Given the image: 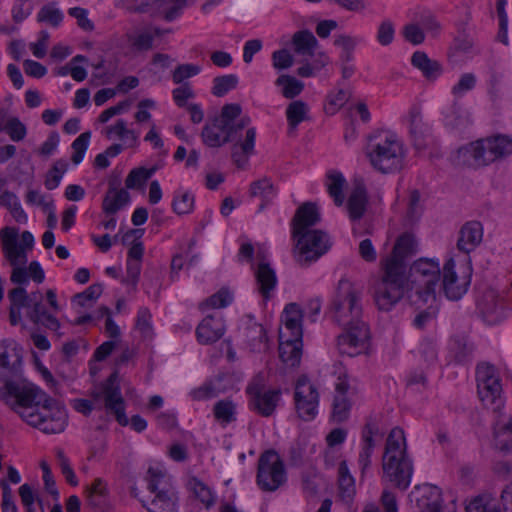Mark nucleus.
<instances>
[{"label":"nucleus","mask_w":512,"mask_h":512,"mask_svg":"<svg viewBox=\"0 0 512 512\" xmlns=\"http://www.w3.org/2000/svg\"><path fill=\"white\" fill-rule=\"evenodd\" d=\"M0 399L28 425L43 433H61L66 427L67 413L63 406L34 385L7 381L0 388Z\"/></svg>","instance_id":"1"},{"label":"nucleus","mask_w":512,"mask_h":512,"mask_svg":"<svg viewBox=\"0 0 512 512\" xmlns=\"http://www.w3.org/2000/svg\"><path fill=\"white\" fill-rule=\"evenodd\" d=\"M384 475L398 489L406 490L413 474V465L406 453L404 432L393 428L389 433L382 459Z\"/></svg>","instance_id":"2"},{"label":"nucleus","mask_w":512,"mask_h":512,"mask_svg":"<svg viewBox=\"0 0 512 512\" xmlns=\"http://www.w3.org/2000/svg\"><path fill=\"white\" fill-rule=\"evenodd\" d=\"M242 108L237 103L225 104L220 115L207 123L202 130L203 142L209 147H221L240 139L241 131L250 124L248 116L240 117Z\"/></svg>","instance_id":"3"},{"label":"nucleus","mask_w":512,"mask_h":512,"mask_svg":"<svg viewBox=\"0 0 512 512\" xmlns=\"http://www.w3.org/2000/svg\"><path fill=\"white\" fill-rule=\"evenodd\" d=\"M366 155L371 166L382 174L399 171L403 167L405 150L393 134L381 132L369 136Z\"/></svg>","instance_id":"4"},{"label":"nucleus","mask_w":512,"mask_h":512,"mask_svg":"<svg viewBox=\"0 0 512 512\" xmlns=\"http://www.w3.org/2000/svg\"><path fill=\"white\" fill-rule=\"evenodd\" d=\"M362 288L349 279L339 280L329 307V315L339 326L365 322L363 320Z\"/></svg>","instance_id":"5"},{"label":"nucleus","mask_w":512,"mask_h":512,"mask_svg":"<svg viewBox=\"0 0 512 512\" xmlns=\"http://www.w3.org/2000/svg\"><path fill=\"white\" fill-rule=\"evenodd\" d=\"M512 140L507 135L496 134L473 141L458 149V158L474 168L485 167L509 155Z\"/></svg>","instance_id":"6"},{"label":"nucleus","mask_w":512,"mask_h":512,"mask_svg":"<svg viewBox=\"0 0 512 512\" xmlns=\"http://www.w3.org/2000/svg\"><path fill=\"white\" fill-rule=\"evenodd\" d=\"M384 273L375 286L374 299L381 311H390L408 289V278L401 265L383 266Z\"/></svg>","instance_id":"7"},{"label":"nucleus","mask_w":512,"mask_h":512,"mask_svg":"<svg viewBox=\"0 0 512 512\" xmlns=\"http://www.w3.org/2000/svg\"><path fill=\"white\" fill-rule=\"evenodd\" d=\"M439 264L430 259H419L410 268V277L415 295L424 304L434 302L436 299V287L440 279Z\"/></svg>","instance_id":"8"},{"label":"nucleus","mask_w":512,"mask_h":512,"mask_svg":"<svg viewBox=\"0 0 512 512\" xmlns=\"http://www.w3.org/2000/svg\"><path fill=\"white\" fill-rule=\"evenodd\" d=\"M287 480L283 460L274 450L263 452L258 458L256 482L265 492H274Z\"/></svg>","instance_id":"9"},{"label":"nucleus","mask_w":512,"mask_h":512,"mask_svg":"<svg viewBox=\"0 0 512 512\" xmlns=\"http://www.w3.org/2000/svg\"><path fill=\"white\" fill-rule=\"evenodd\" d=\"M95 401H101L106 410L114 414L116 421L121 426H126L129 419L125 414V402L121 394V388L118 380V373L113 372L107 380L92 392Z\"/></svg>","instance_id":"10"},{"label":"nucleus","mask_w":512,"mask_h":512,"mask_svg":"<svg viewBox=\"0 0 512 512\" xmlns=\"http://www.w3.org/2000/svg\"><path fill=\"white\" fill-rule=\"evenodd\" d=\"M294 258L300 265H309L330 248L328 235L321 230H308L296 238Z\"/></svg>","instance_id":"11"},{"label":"nucleus","mask_w":512,"mask_h":512,"mask_svg":"<svg viewBox=\"0 0 512 512\" xmlns=\"http://www.w3.org/2000/svg\"><path fill=\"white\" fill-rule=\"evenodd\" d=\"M442 289L445 296L453 301L463 297L471 284L472 269L466 264L456 265L450 258L442 269Z\"/></svg>","instance_id":"12"},{"label":"nucleus","mask_w":512,"mask_h":512,"mask_svg":"<svg viewBox=\"0 0 512 512\" xmlns=\"http://www.w3.org/2000/svg\"><path fill=\"white\" fill-rule=\"evenodd\" d=\"M476 381L478 395L484 405L496 408H503L501 398L502 385L500 377L495 367L488 363H482L477 366Z\"/></svg>","instance_id":"13"},{"label":"nucleus","mask_w":512,"mask_h":512,"mask_svg":"<svg viewBox=\"0 0 512 512\" xmlns=\"http://www.w3.org/2000/svg\"><path fill=\"white\" fill-rule=\"evenodd\" d=\"M344 331L337 337V347L341 354L355 357L369 348L370 332L366 322L342 326Z\"/></svg>","instance_id":"14"},{"label":"nucleus","mask_w":512,"mask_h":512,"mask_svg":"<svg viewBox=\"0 0 512 512\" xmlns=\"http://www.w3.org/2000/svg\"><path fill=\"white\" fill-rule=\"evenodd\" d=\"M294 401L297 414L301 419L309 421L316 416L319 394L305 375L300 376L295 384Z\"/></svg>","instance_id":"15"},{"label":"nucleus","mask_w":512,"mask_h":512,"mask_svg":"<svg viewBox=\"0 0 512 512\" xmlns=\"http://www.w3.org/2000/svg\"><path fill=\"white\" fill-rule=\"evenodd\" d=\"M494 414L493 447L501 456L510 451L512 443V414L503 408L492 410Z\"/></svg>","instance_id":"16"},{"label":"nucleus","mask_w":512,"mask_h":512,"mask_svg":"<svg viewBox=\"0 0 512 512\" xmlns=\"http://www.w3.org/2000/svg\"><path fill=\"white\" fill-rule=\"evenodd\" d=\"M479 311L488 324L499 323L506 315L503 300L494 290H486L478 301Z\"/></svg>","instance_id":"17"},{"label":"nucleus","mask_w":512,"mask_h":512,"mask_svg":"<svg viewBox=\"0 0 512 512\" xmlns=\"http://www.w3.org/2000/svg\"><path fill=\"white\" fill-rule=\"evenodd\" d=\"M320 221V214L314 203L306 202L297 210L292 219V235L296 238L299 234L308 231L309 227Z\"/></svg>","instance_id":"18"},{"label":"nucleus","mask_w":512,"mask_h":512,"mask_svg":"<svg viewBox=\"0 0 512 512\" xmlns=\"http://www.w3.org/2000/svg\"><path fill=\"white\" fill-rule=\"evenodd\" d=\"M483 239V226L478 221L466 222L459 231L457 248L469 254L480 245Z\"/></svg>","instance_id":"19"},{"label":"nucleus","mask_w":512,"mask_h":512,"mask_svg":"<svg viewBox=\"0 0 512 512\" xmlns=\"http://www.w3.org/2000/svg\"><path fill=\"white\" fill-rule=\"evenodd\" d=\"M368 194L362 179H355L353 189L347 201L349 217L352 221L360 220L367 209Z\"/></svg>","instance_id":"20"},{"label":"nucleus","mask_w":512,"mask_h":512,"mask_svg":"<svg viewBox=\"0 0 512 512\" xmlns=\"http://www.w3.org/2000/svg\"><path fill=\"white\" fill-rule=\"evenodd\" d=\"M259 264L255 270L256 282L258 290L265 299H269L271 291L274 290L277 284V277L274 269L270 264L265 261V255L260 250L257 253Z\"/></svg>","instance_id":"21"},{"label":"nucleus","mask_w":512,"mask_h":512,"mask_svg":"<svg viewBox=\"0 0 512 512\" xmlns=\"http://www.w3.org/2000/svg\"><path fill=\"white\" fill-rule=\"evenodd\" d=\"M417 243L413 235L405 233L398 237L392 254L388 257L384 262V265L394 264L401 265L403 267V272L406 273V263L405 259L416 252Z\"/></svg>","instance_id":"22"},{"label":"nucleus","mask_w":512,"mask_h":512,"mask_svg":"<svg viewBox=\"0 0 512 512\" xmlns=\"http://www.w3.org/2000/svg\"><path fill=\"white\" fill-rule=\"evenodd\" d=\"M408 122L410 135L413 139L414 146L417 149H424L427 146V139L430 136L431 128L423 120L421 110L418 107L410 109L408 114Z\"/></svg>","instance_id":"23"},{"label":"nucleus","mask_w":512,"mask_h":512,"mask_svg":"<svg viewBox=\"0 0 512 512\" xmlns=\"http://www.w3.org/2000/svg\"><path fill=\"white\" fill-rule=\"evenodd\" d=\"M225 326L220 318L212 315L206 316L196 329L199 343L209 345L218 341L224 334Z\"/></svg>","instance_id":"24"},{"label":"nucleus","mask_w":512,"mask_h":512,"mask_svg":"<svg viewBox=\"0 0 512 512\" xmlns=\"http://www.w3.org/2000/svg\"><path fill=\"white\" fill-rule=\"evenodd\" d=\"M420 498L417 505L420 512H445L443 507L442 491L432 484H423L418 488Z\"/></svg>","instance_id":"25"},{"label":"nucleus","mask_w":512,"mask_h":512,"mask_svg":"<svg viewBox=\"0 0 512 512\" xmlns=\"http://www.w3.org/2000/svg\"><path fill=\"white\" fill-rule=\"evenodd\" d=\"M117 182H110L102 202V209L108 215L116 214L130 202V194L126 189H118Z\"/></svg>","instance_id":"26"},{"label":"nucleus","mask_w":512,"mask_h":512,"mask_svg":"<svg viewBox=\"0 0 512 512\" xmlns=\"http://www.w3.org/2000/svg\"><path fill=\"white\" fill-rule=\"evenodd\" d=\"M280 394V389H272L259 393L250 397V406L259 415L269 417L274 413L278 405Z\"/></svg>","instance_id":"27"},{"label":"nucleus","mask_w":512,"mask_h":512,"mask_svg":"<svg viewBox=\"0 0 512 512\" xmlns=\"http://www.w3.org/2000/svg\"><path fill=\"white\" fill-rule=\"evenodd\" d=\"M256 139V129L254 127L248 128L245 132V138L237 140L232 152V158L239 168H243L247 162L248 157L254 153V145Z\"/></svg>","instance_id":"28"},{"label":"nucleus","mask_w":512,"mask_h":512,"mask_svg":"<svg viewBox=\"0 0 512 512\" xmlns=\"http://www.w3.org/2000/svg\"><path fill=\"white\" fill-rule=\"evenodd\" d=\"M412 65L421 71L425 79L435 81L443 72L440 62L431 59L425 52L416 51L411 57Z\"/></svg>","instance_id":"29"},{"label":"nucleus","mask_w":512,"mask_h":512,"mask_svg":"<svg viewBox=\"0 0 512 512\" xmlns=\"http://www.w3.org/2000/svg\"><path fill=\"white\" fill-rule=\"evenodd\" d=\"M302 340L280 339L279 357L287 367H297L302 357Z\"/></svg>","instance_id":"30"},{"label":"nucleus","mask_w":512,"mask_h":512,"mask_svg":"<svg viewBox=\"0 0 512 512\" xmlns=\"http://www.w3.org/2000/svg\"><path fill=\"white\" fill-rule=\"evenodd\" d=\"M177 501L178 498L173 491L161 490L149 504L143 502V507L148 512H177Z\"/></svg>","instance_id":"31"},{"label":"nucleus","mask_w":512,"mask_h":512,"mask_svg":"<svg viewBox=\"0 0 512 512\" xmlns=\"http://www.w3.org/2000/svg\"><path fill=\"white\" fill-rule=\"evenodd\" d=\"M292 44L295 53L302 56L312 57L318 46V40L309 30L297 31L292 36Z\"/></svg>","instance_id":"32"},{"label":"nucleus","mask_w":512,"mask_h":512,"mask_svg":"<svg viewBox=\"0 0 512 512\" xmlns=\"http://www.w3.org/2000/svg\"><path fill=\"white\" fill-rule=\"evenodd\" d=\"M339 496L345 502H350L356 492L355 481L350 474L347 462L341 461L338 468Z\"/></svg>","instance_id":"33"},{"label":"nucleus","mask_w":512,"mask_h":512,"mask_svg":"<svg viewBox=\"0 0 512 512\" xmlns=\"http://www.w3.org/2000/svg\"><path fill=\"white\" fill-rule=\"evenodd\" d=\"M0 206L5 207L17 223H27L28 216L23 210L19 198L15 193L8 190L2 192L0 195Z\"/></svg>","instance_id":"34"},{"label":"nucleus","mask_w":512,"mask_h":512,"mask_svg":"<svg viewBox=\"0 0 512 512\" xmlns=\"http://www.w3.org/2000/svg\"><path fill=\"white\" fill-rule=\"evenodd\" d=\"M345 185L346 180L342 173L338 171H329L327 173L326 187L336 206H341L344 202L343 190Z\"/></svg>","instance_id":"35"},{"label":"nucleus","mask_w":512,"mask_h":512,"mask_svg":"<svg viewBox=\"0 0 512 512\" xmlns=\"http://www.w3.org/2000/svg\"><path fill=\"white\" fill-rule=\"evenodd\" d=\"M472 124L471 115L457 103L452 105L450 114L445 117V126L455 131H463Z\"/></svg>","instance_id":"36"},{"label":"nucleus","mask_w":512,"mask_h":512,"mask_svg":"<svg viewBox=\"0 0 512 512\" xmlns=\"http://www.w3.org/2000/svg\"><path fill=\"white\" fill-rule=\"evenodd\" d=\"M249 193L251 197H259L262 202L259 210H263L275 196V191L272 182L267 178L254 181L250 185Z\"/></svg>","instance_id":"37"},{"label":"nucleus","mask_w":512,"mask_h":512,"mask_svg":"<svg viewBox=\"0 0 512 512\" xmlns=\"http://www.w3.org/2000/svg\"><path fill=\"white\" fill-rule=\"evenodd\" d=\"M308 105L302 100H295L289 103L286 109V117L290 130H295L297 126L309 119Z\"/></svg>","instance_id":"38"},{"label":"nucleus","mask_w":512,"mask_h":512,"mask_svg":"<svg viewBox=\"0 0 512 512\" xmlns=\"http://www.w3.org/2000/svg\"><path fill=\"white\" fill-rule=\"evenodd\" d=\"M246 339L253 351L261 352L267 349L266 330L261 324L250 325L246 329Z\"/></svg>","instance_id":"39"},{"label":"nucleus","mask_w":512,"mask_h":512,"mask_svg":"<svg viewBox=\"0 0 512 512\" xmlns=\"http://www.w3.org/2000/svg\"><path fill=\"white\" fill-rule=\"evenodd\" d=\"M186 5L187 0H155V6L168 22L180 16L182 9Z\"/></svg>","instance_id":"40"},{"label":"nucleus","mask_w":512,"mask_h":512,"mask_svg":"<svg viewBox=\"0 0 512 512\" xmlns=\"http://www.w3.org/2000/svg\"><path fill=\"white\" fill-rule=\"evenodd\" d=\"M277 86L282 87V95L287 99H293L304 89V84L293 76L283 74L275 82Z\"/></svg>","instance_id":"41"},{"label":"nucleus","mask_w":512,"mask_h":512,"mask_svg":"<svg viewBox=\"0 0 512 512\" xmlns=\"http://www.w3.org/2000/svg\"><path fill=\"white\" fill-rule=\"evenodd\" d=\"M214 416L222 425L236 420V406L231 400H220L213 408Z\"/></svg>","instance_id":"42"},{"label":"nucleus","mask_w":512,"mask_h":512,"mask_svg":"<svg viewBox=\"0 0 512 512\" xmlns=\"http://www.w3.org/2000/svg\"><path fill=\"white\" fill-rule=\"evenodd\" d=\"M63 20V13L56 7L55 3L44 5L37 14L38 22H45L52 27H57Z\"/></svg>","instance_id":"43"},{"label":"nucleus","mask_w":512,"mask_h":512,"mask_svg":"<svg viewBox=\"0 0 512 512\" xmlns=\"http://www.w3.org/2000/svg\"><path fill=\"white\" fill-rule=\"evenodd\" d=\"M238 84V78L236 75L229 74L218 76L213 80L212 94L217 97H222L230 90L236 88Z\"/></svg>","instance_id":"44"},{"label":"nucleus","mask_w":512,"mask_h":512,"mask_svg":"<svg viewBox=\"0 0 512 512\" xmlns=\"http://www.w3.org/2000/svg\"><path fill=\"white\" fill-rule=\"evenodd\" d=\"M190 490L207 508L213 505L214 498L211 490L199 479L193 477L188 482Z\"/></svg>","instance_id":"45"},{"label":"nucleus","mask_w":512,"mask_h":512,"mask_svg":"<svg viewBox=\"0 0 512 512\" xmlns=\"http://www.w3.org/2000/svg\"><path fill=\"white\" fill-rule=\"evenodd\" d=\"M334 45L342 48L340 59L343 63H348L353 59V52L357 45V39L346 34L338 35L334 40Z\"/></svg>","instance_id":"46"},{"label":"nucleus","mask_w":512,"mask_h":512,"mask_svg":"<svg viewBox=\"0 0 512 512\" xmlns=\"http://www.w3.org/2000/svg\"><path fill=\"white\" fill-rule=\"evenodd\" d=\"M155 171V167L150 169L139 167L131 170L125 180L126 187L128 189H134L142 185L155 173Z\"/></svg>","instance_id":"47"},{"label":"nucleus","mask_w":512,"mask_h":512,"mask_svg":"<svg viewBox=\"0 0 512 512\" xmlns=\"http://www.w3.org/2000/svg\"><path fill=\"white\" fill-rule=\"evenodd\" d=\"M21 358L15 348H9L6 341L0 342V366L7 369H14Z\"/></svg>","instance_id":"48"},{"label":"nucleus","mask_w":512,"mask_h":512,"mask_svg":"<svg viewBox=\"0 0 512 512\" xmlns=\"http://www.w3.org/2000/svg\"><path fill=\"white\" fill-rule=\"evenodd\" d=\"M3 253L12 267L25 266L27 263V251L23 246H19L18 243L3 249Z\"/></svg>","instance_id":"49"},{"label":"nucleus","mask_w":512,"mask_h":512,"mask_svg":"<svg viewBox=\"0 0 512 512\" xmlns=\"http://www.w3.org/2000/svg\"><path fill=\"white\" fill-rule=\"evenodd\" d=\"M67 167L68 164L65 160H58L54 163L45 180V187L48 190H53L59 185L63 174L67 170Z\"/></svg>","instance_id":"50"},{"label":"nucleus","mask_w":512,"mask_h":512,"mask_svg":"<svg viewBox=\"0 0 512 512\" xmlns=\"http://www.w3.org/2000/svg\"><path fill=\"white\" fill-rule=\"evenodd\" d=\"M91 133L89 131L80 134L72 143L73 155L71 157L72 162L77 165L83 158L88 148Z\"/></svg>","instance_id":"51"},{"label":"nucleus","mask_w":512,"mask_h":512,"mask_svg":"<svg viewBox=\"0 0 512 512\" xmlns=\"http://www.w3.org/2000/svg\"><path fill=\"white\" fill-rule=\"evenodd\" d=\"M13 141H21L27 134L25 125L17 118H10L6 124H3V129Z\"/></svg>","instance_id":"52"},{"label":"nucleus","mask_w":512,"mask_h":512,"mask_svg":"<svg viewBox=\"0 0 512 512\" xmlns=\"http://www.w3.org/2000/svg\"><path fill=\"white\" fill-rule=\"evenodd\" d=\"M8 298L10 300V307H16L17 309L29 308L32 302V294L27 295L26 290L23 287H16L9 291Z\"/></svg>","instance_id":"53"},{"label":"nucleus","mask_w":512,"mask_h":512,"mask_svg":"<svg viewBox=\"0 0 512 512\" xmlns=\"http://www.w3.org/2000/svg\"><path fill=\"white\" fill-rule=\"evenodd\" d=\"M467 512H499L488 496H477L466 506Z\"/></svg>","instance_id":"54"},{"label":"nucleus","mask_w":512,"mask_h":512,"mask_svg":"<svg viewBox=\"0 0 512 512\" xmlns=\"http://www.w3.org/2000/svg\"><path fill=\"white\" fill-rule=\"evenodd\" d=\"M101 293V284H93L89 286L85 291L75 294L73 296V302H75L80 307H85L88 302H93L98 299Z\"/></svg>","instance_id":"55"},{"label":"nucleus","mask_w":512,"mask_h":512,"mask_svg":"<svg viewBox=\"0 0 512 512\" xmlns=\"http://www.w3.org/2000/svg\"><path fill=\"white\" fill-rule=\"evenodd\" d=\"M284 322V330L280 331L279 339H296L302 340V320H282Z\"/></svg>","instance_id":"56"},{"label":"nucleus","mask_w":512,"mask_h":512,"mask_svg":"<svg viewBox=\"0 0 512 512\" xmlns=\"http://www.w3.org/2000/svg\"><path fill=\"white\" fill-rule=\"evenodd\" d=\"M395 27L391 20H383L377 28V41L382 46L390 45L394 40Z\"/></svg>","instance_id":"57"},{"label":"nucleus","mask_w":512,"mask_h":512,"mask_svg":"<svg viewBox=\"0 0 512 512\" xmlns=\"http://www.w3.org/2000/svg\"><path fill=\"white\" fill-rule=\"evenodd\" d=\"M152 315L150 311L143 307L140 308L136 319V329L141 333L143 338H150L152 336Z\"/></svg>","instance_id":"58"},{"label":"nucleus","mask_w":512,"mask_h":512,"mask_svg":"<svg viewBox=\"0 0 512 512\" xmlns=\"http://www.w3.org/2000/svg\"><path fill=\"white\" fill-rule=\"evenodd\" d=\"M194 207V196L189 192H184L180 196L175 197L172 202V208L178 215L188 214Z\"/></svg>","instance_id":"59"},{"label":"nucleus","mask_w":512,"mask_h":512,"mask_svg":"<svg viewBox=\"0 0 512 512\" xmlns=\"http://www.w3.org/2000/svg\"><path fill=\"white\" fill-rule=\"evenodd\" d=\"M128 41L138 51H147L153 47L154 37L149 32H142L138 35H127Z\"/></svg>","instance_id":"60"},{"label":"nucleus","mask_w":512,"mask_h":512,"mask_svg":"<svg viewBox=\"0 0 512 512\" xmlns=\"http://www.w3.org/2000/svg\"><path fill=\"white\" fill-rule=\"evenodd\" d=\"M56 457L59 462V466L61 469V472L63 476L65 477L66 481L72 485L76 486L78 484L77 477L75 476V473L70 466L69 459L65 456L63 450L58 449L56 451Z\"/></svg>","instance_id":"61"},{"label":"nucleus","mask_w":512,"mask_h":512,"mask_svg":"<svg viewBox=\"0 0 512 512\" xmlns=\"http://www.w3.org/2000/svg\"><path fill=\"white\" fill-rule=\"evenodd\" d=\"M476 84V77L472 73H466L461 76L457 84L452 87V94L459 98L467 91L472 90Z\"/></svg>","instance_id":"62"},{"label":"nucleus","mask_w":512,"mask_h":512,"mask_svg":"<svg viewBox=\"0 0 512 512\" xmlns=\"http://www.w3.org/2000/svg\"><path fill=\"white\" fill-rule=\"evenodd\" d=\"M201 68L195 64H182L176 67L173 72L172 78L174 83L179 84L183 82L185 79L190 78L199 74Z\"/></svg>","instance_id":"63"},{"label":"nucleus","mask_w":512,"mask_h":512,"mask_svg":"<svg viewBox=\"0 0 512 512\" xmlns=\"http://www.w3.org/2000/svg\"><path fill=\"white\" fill-rule=\"evenodd\" d=\"M348 99V93L343 89H339L337 92L329 94L327 106L325 108L326 112L334 114L337 110L344 106Z\"/></svg>","instance_id":"64"}]
</instances>
